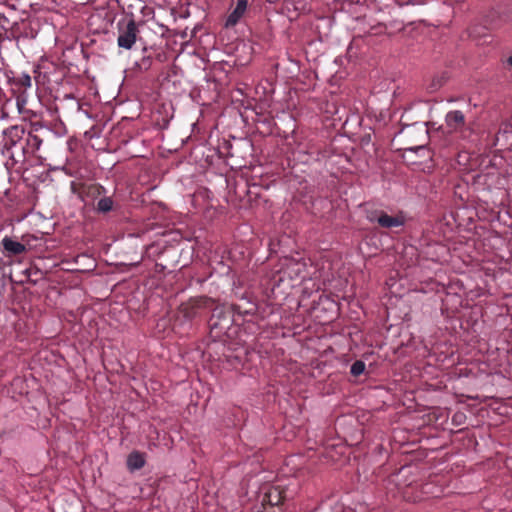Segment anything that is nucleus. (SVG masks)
<instances>
[{
  "mask_svg": "<svg viewBox=\"0 0 512 512\" xmlns=\"http://www.w3.org/2000/svg\"><path fill=\"white\" fill-rule=\"evenodd\" d=\"M146 463V454L138 450H134L127 457V468L130 472H135L141 469Z\"/></svg>",
  "mask_w": 512,
  "mask_h": 512,
  "instance_id": "9",
  "label": "nucleus"
},
{
  "mask_svg": "<svg viewBox=\"0 0 512 512\" xmlns=\"http://www.w3.org/2000/svg\"><path fill=\"white\" fill-rule=\"evenodd\" d=\"M210 309L212 310V315L209 320V327L212 332H216V336H219L231 325L230 313L224 306L220 305L215 306L214 304Z\"/></svg>",
  "mask_w": 512,
  "mask_h": 512,
  "instance_id": "1",
  "label": "nucleus"
},
{
  "mask_svg": "<svg viewBox=\"0 0 512 512\" xmlns=\"http://www.w3.org/2000/svg\"><path fill=\"white\" fill-rule=\"evenodd\" d=\"M113 200L110 197H103L98 201L97 210L102 213H107L113 209Z\"/></svg>",
  "mask_w": 512,
  "mask_h": 512,
  "instance_id": "12",
  "label": "nucleus"
},
{
  "mask_svg": "<svg viewBox=\"0 0 512 512\" xmlns=\"http://www.w3.org/2000/svg\"><path fill=\"white\" fill-rule=\"evenodd\" d=\"M42 144V139L32 133H29L26 138V146L23 147L22 153L23 156L26 154H34L37 150H39Z\"/></svg>",
  "mask_w": 512,
  "mask_h": 512,
  "instance_id": "11",
  "label": "nucleus"
},
{
  "mask_svg": "<svg viewBox=\"0 0 512 512\" xmlns=\"http://www.w3.org/2000/svg\"><path fill=\"white\" fill-rule=\"evenodd\" d=\"M25 129L23 126L14 125L3 131L2 153H9L11 148L15 146L24 136Z\"/></svg>",
  "mask_w": 512,
  "mask_h": 512,
  "instance_id": "5",
  "label": "nucleus"
},
{
  "mask_svg": "<svg viewBox=\"0 0 512 512\" xmlns=\"http://www.w3.org/2000/svg\"><path fill=\"white\" fill-rule=\"evenodd\" d=\"M365 370V363L363 361L357 360L351 365L350 372L353 376L357 377L361 375Z\"/></svg>",
  "mask_w": 512,
  "mask_h": 512,
  "instance_id": "14",
  "label": "nucleus"
},
{
  "mask_svg": "<svg viewBox=\"0 0 512 512\" xmlns=\"http://www.w3.org/2000/svg\"><path fill=\"white\" fill-rule=\"evenodd\" d=\"M419 129H420L421 133L423 134V136L425 138H427L428 130L425 127H423V126H420Z\"/></svg>",
  "mask_w": 512,
  "mask_h": 512,
  "instance_id": "17",
  "label": "nucleus"
},
{
  "mask_svg": "<svg viewBox=\"0 0 512 512\" xmlns=\"http://www.w3.org/2000/svg\"><path fill=\"white\" fill-rule=\"evenodd\" d=\"M2 245L9 255H19L26 251V247L22 243L14 241L9 237L3 238Z\"/></svg>",
  "mask_w": 512,
  "mask_h": 512,
  "instance_id": "10",
  "label": "nucleus"
},
{
  "mask_svg": "<svg viewBox=\"0 0 512 512\" xmlns=\"http://www.w3.org/2000/svg\"><path fill=\"white\" fill-rule=\"evenodd\" d=\"M406 152H420V153H421V156H422L423 158H427V159H430V158H431L430 152H429V150L426 148L425 144H420V145H417V146H415V147L407 148V149H406Z\"/></svg>",
  "mask_w": 512,
  "mask_h": 512,
  "instance_id": "13",
  "label": "nucleus"
},
{
  "mask_svg": "<svg viewBox=\"0 0 512 512\" xmlns=\"http://www.w3.org/2000/svg\"><path fill=\"white\" fill-rule=\"evenodd\" d=\"M9 158H10V159H12V160H14V161H16V160L14 159V155H13V154H10V155H9Z\"/></svg>",
  "mask_w": 512,
  "mask_h": 512,
  "instance_id": "21",
  "label": "nucleus"
},
{
  "mask_svg": "<svg viewBox=\"0 0 512 512\" xmlns=\"http://www.w3.org/2000/svg\"><path fill=\"white\" fill-rule=\"evenodd\" d=\"M370 222H376L382 228H394L404 224V218L402 216H391L384 211H373L367 216Z\"/></svg>",
  "mask_w": 512,
  "mask_h": 512,
  "instance_id": "4",
  "label": "nucleus"
},
{
  "mask_svg": "<svg viewBox=\"0 0 512 512\" xmlns=\"http://www.w3.org/2000/svg\"><path fill=\"white\" fill-rule=\"evenodd\" d=\"M214 305V300L207 297H199L191 300L190 302L183 304L180 308V312L187 319H193L200 316L202 311L210 310Z\"/></svg>",
  "mask_w": 512,
  "mask_h": 512,
  "instance_id": "2",
  "label": "nucleus"
},
{
  "mask_svg": "<svg viewBox=\"0 0 512 512\" xmlns=\"http://www.w3.org/2000/svg\"><path fill=\"white\" fill-rule=\"evenodd\" d=\"M465 418V415L463 413H456L453 416V421L457 424H461L462 420Z\"/></svg>",
  "mask_w": 512,
  "mask_h": 512,
  "instance_id": "15",
  "label": "nucleus"
},
{
  "mask_svg": "<svg viewBox=\"0 0 512 512\" xmlns=\"http://www.w3.org/2000/svg\"><path fill=\"white\" fill-rule=\"evenodd\" d=\"M286 499V490L278 485L273 486L264 496V501H267L270 505H280Z\"/></svg>",
  "mask_w": 512,
  "mask_h": 512,
  "instance_id": "8",
  "label": "nucleus"
},
{
  "mask_svg": "<svg viewBox=\"0 0 512 512\" xmlns=\"http://www.w3.org/2000/svg\"><path fill=\"white\" fill-rule=\"evenodd\" d=\"M507 63L512 67V56L507 59Z\"/></svg>",
  "mask_w": 512,
  "mask_h": 512,
  "instance_id": "20",
  "label": "nucleus"
},
{
  "mask_svg": "<svg viewBox=\"0 0 512 512\" xmlns=\"http://www.w3.org/2000/svg\"><path fill=\"white\" fill-rule=\"evenodd\" d=\"M445 123L453 131H460L466 125L465 115L460 110L450 111L446 114Z\"/></svg>",
  "mask_w": 512,
  "mask_h": 512,
  "instance_id": "7",
  "label": "nucleus"
},
{
  "mask_svg": "<svg viewBox=\"0 0 512 512\" xmlns=\"http://www.w3.org/2000/svg\"><path fill=\"white\" fill-rule=\"evenodd\" d=\"M71 190L73 193L78 194L81 197V193L78 190V185L75 182L71 183Z\"/></svg>",
  "mask_w": 512,
  "mask_h": 512,
  "instance_id": "16",
  "label": "nucleus"
},
{
  "mask_svg": "<svg viewBox=\"0 0 512 512\" xmlns=\"http://www.w3.org/2000/svg\"><path fill=\"white\" fill-rule=\"evenodd\" d=\"M248 8V0H236L235 7L232 8L231 12L227 16L225 26L234 27L244 17Z\"/></svg>",
  "mask_w": 512,
  "mask_h": 512,
  "instance_id": "6",
  "label": "nucleus"
},
{
  "mask_svg": "<svg viewBox=\"0 0 512 512\" xmlns=\"http://www.w3.org/2000/svg\"><path fill=\"white\" fill-rule=\"evenodd\" d=\"M23 84L26 85V86H30L31 85V79H30V77L28 75L25 76Z\"/></svg>",
  "mask_w": 512,
  "mask_h": 512,
  "instance_id": "18",
  "label": "nucleus"
},
{
  "mask_svg": "<svg viewBox=\"0 0 512 512\" xmlns=\"http://www.w3.org/2000/svg\"><path fill=\"white\" fill-rule=\"evenodd\" d=\"M89 189L93 190V192H97V193H100V187L98 186H90Z\"/></svg>",
  "mask_w": 512,
  "mask_h": 512,
  "instance_id": "19",
  "label": "nucleus"
},
{
  "mask_svg": "<svg viewBox=\"0 0 512 512\" xmlns=\"http://www.w3.org/2000/svg\"><path fill=\"white\" fill-rule=\"evenodd\" d=\"M138 28L134 20H129L125 26L119 28L118 46L131 49L136 41Z\"/></svg>",
  "mask_w": 512,
  "mask_h": 512,
  "instance_id": "3",
  "label": "nucleus"
}]
</instances>
